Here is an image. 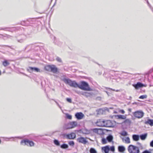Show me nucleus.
Returning <instances> with one entry per match:
<instances>
[{"mask_svg":"<svg viewBox=\"0 0 153 153\" xmlns=\"http://www.w3.org/2000/svg\"><path fill=\"white\" fill-rule=\"evenodd\" d=\"M77 87L84 91H91L92 90L88 83L84 81H82L79 84H78Z\"/></svg>","mask_w":153,"mask_h":153,"instance_id":"1","label":"nucleus"},{"mask_svg":"<svg viewBox=\"0 0 153 153\" xmlns=\"http://www.w3.org/2000/svg\"><path fill=\"white\" fill-rule=\"evenodd\" d=\"M63 81L66 84H68L71 87L76 88L77 87L78 83L75 81H72L70 79L65 78L62 79Z\"/></svg>","mask_w":153,"mask_h":153,"instance_id":"2","label":"nucleus"},{"mask_svg":"<svg viewBox=\"0 0 153 153\" xmlns=\"http://www.w3.org/2000/svg\"><path fill=\"white\" fill-rule=\"evenodd\" d=\"M45 69L48 71H51L53 73H56L58 71V69L53 65H49L45 66Z\"/></svg>","mask_w":153,"mask_h":153,"instance_id":"3","label":"nucleus"},{"mask_svg":"<svg viewBox=\"0 0 153 153\" xmlns=\"http://www.w3.org/2000/svg\"><path fill=\"white\" fill-rule=\"evenodd\" d=\"M128 149L129 153H140V152L139 148L132 145L129 146Z\"/></svg>","mask_w":153,"mask_h":153,"instance_id":"4","label":"nucleus"},{"mask_svg":"<svg viewBox=\"0 0 153 153\" xmlns=\"http://www.w3.org/2000/svg\"><path fill=\"white\" fill-rule=\"evenodd\" d=\"M20 144L22 145H27L30 146H33L34 145V143L33 141L29 140L27 139L22 140Z\"/></svg>","mask_w":153,"mask_h":153,"instance_id":"5","label":"nucleus"},{"mask_svg":"<svg viewBox=\"0 0 153 153\" xmlns=\"http://www.w3.org/2000/svg\"><path fill=\"white\" fill-rule=\"evenodd\" d=\"M144 113L142 111H137L133 113L134 116L138 118H140L142 117L144 115Z\"/></svg>","mask_w":153,"mask_h":153,"instance_id":"6","label":"nucleus"},{"mask_svg":"<svg viewBox=\"0 0 153 153\" xmlns=\"http://www.w3.org/2000/svg\"><path fill=\"white\" fill-rule=\"evenodd\" d=\"M64 136L68 139H74L76 137V135L74 133L72 132L70 134H65Z\"/></svg>","mask_w":153,"mask_h":153,"instance_id":"7","label":"nucleus"},{"mask_svg":"<svg viewBox=\"0 0 153 153\" xmlns=\"http://www.w3.org/2000/svg\"><path fill=\"white\" fill-rule=\"evenodd\" d=\"M77 141L79 143H82L84 144H85L88 142V141L86 140V138L82 137H80L77 138Z\"/></svg>","mask_w":153,"mask_h":153,"instance_id":"8","label":"nucleus"},{"mask_svg":"<svg viewBox=\"0 0 153 153\" xmlns=\"http://www.w3.org/2000/svg\"><path fill=\"white\" fill-rule=\"evenodd\" d=\"M27 71L30 73H32L33 71L36 72H40V70L36 67H29L27 69Z\"/></svg>","mask_w":153,"mask_h":153,"instance_id":"9","label":"nucleus"},{"mask_svg":"<svg viewBox=\"0 0 153 153\" xmlns=\"http://www.w3.org/2000/svg\"><path fill=\"white\" fill-rule=\"evenodd\" d=\"M75 116V117L79 120L82 119L85 116L81 112L76 113Z\"/></svg>","mask_w":153,"mask_h":153,"instance_id":"10","label":"nucleus"},{"mask_svg":"<svg viewBox=\"0 0 153 153\" xmlns=\"http://www.w3.org/2000/svg\"><path fill=\"white\" fill-rule=\"evenodd\" d=\"M112 126V123L110 120H104V127H111Z\"/></svg>","mask_w":153,"mask_h":153,"instance_id":"11","label":"nucleus"},{"mask_svg":"<svg viewBox=\"0 0 153 153\" xmlns=\"http://www.w3.org/2000/svg\"><path fill=\"white\" fill-rule=\"evenodd\" d=\"M133 86L136 89H137L139 88H141L145 86V85L140 82H138L136 84L133 85Z\"/></svg>","mask_w":153,"mask_h":153,"instance_id":"12","label":"nucleus"},{"mask_svg":"<svg viewBox=\"0 0 153 153\" xmlns=\"http://www.w3.org/2000/svg\"><path fill=\"white\" fill-rule=\"evenodd\" d=\"M96 124L98 126L104 127V120L102 119H99L97 121Z\"/></svg>","mask_w":153,"mask_h":153,"instance_id":"13","label":"nucleus"},{"mask_svg":"<svg viewBox=\"0 0 153 153\" xmlns=\"http://www.w3.org/2000/svg\"><path fill=\"white\" fill-rule=\"evenodd\" d=\"M68 125L71 126L69 128H74L77 125V123L76 121H73L70 122L68 124Z\"/></svg>","mask_w":153,"mask_h":153,"instance_id":"14","label":"nucleus"},{"mask_svg":"<svg viewBox=\"0 0 153 153\" xmlns=\"http://www.w3.org/2000/svg\"><path fill=\"white\" fill-rule=\"evenodd\" d=\"M145 123L146 124H149L151 126H153V120L149 119L147 121H146Z\"/></svg>","mask_w":153,"mask_h":153,"instance_id":"15","label":"nucleus"},{"mask_svg":"<svg viewBox=\"0 0 153 153\" xmlns=\"http://www.w3.org/2000/svg\"><path fill=\"white\" fill-rule=\"evenodd\" d=\"M102 149L104 150L105 153H108L110 150V149L108 146H106L105 147H102Z\"/></svg>","mask_w":153,"mask_h":153,"instance_id":"16","label":"nucleus"},{"mask_svg":"<svg viewBox=\"0 0 153 153\" xmlns=\"http://www.w3.org/2000/svg\"><path fill=\"white\" fill-rule=\"evenodd\" d=\"M132 137L133 140L135 141H137L139 139V136L138 135L134 134Z\"/></svg>","mask_w":153,"mask_h":153,"instance_id":"17","label":"nucleus"},{"mask_svg":"<svg viewBox=\"0 0 153 153\" xmlns=\"http://www.w3.org/2000/svg\"><path fill=\"white\" fill-rule=\"evenodd\" d=\"M119 152H123L125 150V148L123 146H119L118 147Z\"/></svg>","mask_w":153,"mask_h":153,"instance_id":"18","label":"nucleus"},{"mask_svg":"<svg viewBox=\"0 0 153 153\" xmlns=\"http://www.w3.org/2000/svg\"><path fill=\"white\" fill-rule=\"evenodd\" d=\"M113 139V136L110 134L108 135L106 137V140L109 142H111Z\"/></svg>","mask_w":153,"mask_h":153,"instance_id":"19","label":"nucleus"},{"mask_svg":"<svg viewBox=\"0 0 153 153\" xmlns=\"http://www.w3.org/2000/svg\"><path fill=\"white\" fill-rule=\"evenodd\" d=\"M147 133H145L144 134L140 135L139 137L140 139L142 140H144L147 137Z\"/></svg>","mask_w":153,"mask_h":153,"instance_id":"20","label":"nucleus"},{"mask_svg":"<svg viewBox=\"0 0 153 153\" xmlns=\"http://www.w3.org/2000/svg\"><path fill=\"white\" fill-rule=\"evenodd\" d=\"M94 94L92 92H86L85 95V97H91Z\"/></svg>","mask_w":153,"mask_h":153,"instance_id":"21","label":"nucleus"},{"mask_svg":"<svg viewBox=\"0 0 153 153\" xmlns=\"http://www.w3.org/2000/svg\"><path fill=\"white\" fill-rule=\"evenodd\" d=\"M124 123L127 125H130L131 124V122L130 120L127 119L125 120Z\"/></svg>","mask_w":153,"mask_h":153,"instance_id":"22","label":"nucleus"},{"mask_svg":"<svg viewBox=\"0 0 153 153\" xmlns=\"http://www.w3.org/2000/svg\"><path fill=\"white\" fill-rule=\"evenodd\" d=\"M68 145L65 143H63L60 146V147L62 149H66L68 148Z\"/></svg>","mask_w":153,"mask_h":153,"instance_id":"23","label":"nucleus"},{"mask_svg":"<svg viewBox=\"0 0 153 153\" xmlns=\"http://www.w3.org/2000/svg\"><path fill=\"white\" fill-rule=\"evenodd\" d=\"M82 133L84 134H88L90 133V131L89 130L85 129L82 130Z\"/></svg>","mask_w":153,"mask_h":153,"instance_id":"24","label":"nucleus"},{"mask_svg":"<svg viewBox=\"0 0 153 153\" xmlns=\"http://www.w3.org/2000/svg\"><path fill=\"white\" fill-rule=\"evenodd\" d=\"M53 143L57 146H60V142L58 140H53Z\"/></svg>","mask_w":153,"mask_h":153,"instance_id":"25","label":"nucleus"},{"mask_svg":"<svg viewBox=\"0 0 153 153\" xmlns=\"http://www.w3.org/2000/svg\"><path fill=\"white\" fill-rule=\"evenodd\" d=\"M2 64L4 67H6L9 65L10 63L7 60H5L3 62Z\"/></svg>","mask_w":153,"mask_h":153,"instance_id":"26","label":"nucleus"},{"mask_svg":"<svg viewBox=\"0 0 153 153\" xmlns=\"http://www.w3.org/2000/svg\"><path fill=\"white\" fill-rule=\"evenodd\" d=\"M90 153H97V151L94 148H91L89 150Z\"/></svg>","mask_w":153,"mask_h":153,"instance_id":"27","label":"nucleus"},{"mask_svg":"<svg viewBox=\"0 0 153 153\" xmlns=\"http://www.w3.org/2000/svg\"><path fill=\"white\" fill-rule=\"evenodd\" d=\"M66 118L68 119L71 120L72 119V116L67 113L65 114Z\"/></svg>","mask_w":153,"mask_h":153,"instance_id":"28","label":"nucleus"},{"mask_svg":"<svg viewBox=\"0 0 153 153\" xmlns=\"http://www.w3.org/2000/svg\"><path fill=\"white\" fill-rule=\"evenodd\" d=\"M117 116L118 117V118L120 119H124L126 118V117L124 115H118Z\"/></svg>","mask_w":153,"mask_h":153,"instance_id":"29","label":"nucleus"},{"mask_svg":"<svg viewBox=\"0 0 153 153\" xmlns=\"http://www.w3.org/2000/svg\"><path fill=\"white\" fill-rule=\"evenodd\" d=\"M147 95H143L140 96L139 98L141 99H144L147 98Z\"/></svg>","mask_w":153,"mask_h":153,"instance_id":"30","label":"nucleus"},{"mask_svg":"<svg viewBox=\"0 0 153 153\" xmlns=\"http://www.w3.org/2000/svg\"><path fill=\"white\" fill-rule=\"evenodd\" d=\"M107 140L104 138H102V143L103 144H105L107 143Z\"/></svg>","mask_w":153,"mask_h":153,"instance_id":"31","label":"nucleus"},{"mask_svg":"<svg viewBox=\"0 0 153 153\" xmlns=\"http://www.w3.org/2000/svg\"><path fill=\"white\" fill-rule=\"evenodd\" d=\"M125 143H130V139L129 137H127L125 140Z\"/></svg>","mask_w":153,"mask_h":153,"instance_id":"32","label":"nucleus"},{"mask_svg":"<svg viewBox=\"0 0 153 153\" xmlns=\"http://www.w3.org/2000/svg\"><path fill=\"white\" fill-rule=\"evenodd\" d=\"M121 135L123 136H126L128 134L127 133L126 131H123L121 134Z\"/></svg>","mask_w":153,"mask_h":153,"instance_id":"33","label":"nucleus"},{"mask_svg":"<svg viewBox=\"0 0 153 153\" xmlns=\"http://www.w3.org/2000/svg\"><path fill=\"white\" fill-rule=\"evenodd\" d=\"M69 144L71 146H74V141H70L68 142Z\"/></svg>","mask_w":153,"mask_h":153,"instance_id":"34","label":"nucleus"},{"mask_svg":"<svg viewBox=\"0 0 153 153\" xmlns=\"http://www.w3.org/2000/svg\"><path fill=\"white\" fill-rule=\"evenodd\" d=\"M105 88H106V89H109V90H112L113 91H116L117 92H118V91H119V90H115L114 89H112V88H107V87H106Z\"/></svg>","mask_w":153,"mask_h":153,"instance_id":"35","label":"nucleus"},{"mask_svg":"<svg viewBox=\"0 0 153 153\" xmlns=\"http://www.w3.org/2000/svg\"><path fill=\"white\" fill-rule=\"evenodd\" d=\"M110 150L113 152H114L115 150L114 147V146H111L110 148Z\"/></svg>","mask_w":153,"mask_h":153,"instance_id":"36","label":"nucleus"},{"mask_svg":"<svg viewBox=\"0 0 153 153\" xmlns=\"http://www.w3.org/2000/svg\"><path fill=\"white\" fill-rule=\"evenodd\" d=\"M151 152L147 150L143 151L142 153H151Z\"/></svg>","mask_w":153,"mask_h":153,"instance_id":"37","label":"nucleus"},{"mask_svg":"<svg viewBox=\"0 0 153 153\" xmlns=\"http://www.w3.org/2000/svg\"><path fill=\"white\" fill-rule=\"evenodd\" d=\"M56 60L58 62H61V58L59 57L56 58Z\"/></svg>","mask_w":153,"mask_h":153,"instance_id":"38","label":"nucleus"},{"mask_svg":"<svg viewBox=\"0 0 153 153\" xmlns=\"http://www.w3.org/2000/svg\"><path fill=\"white\" fill-rule=\"evenodd\" d=\"M98 131V130L97 128H94L93 129V131L95 133H97Z\"/></svg>","mask_w":153,"mask_h":153,"instance_id":"39","label":"nucleus"},{"mask_svg":"<svg viewBox=\"0 0 153 153\" xmlns=\"http://www.w3.org/2000/svg\"><path fill=\"white\" fill-rule=\"evenodd\" d=\"M147 2L148 3V6H149V7H150V8L151 9L152 11V12H153V8L152 7H151V6H150V4L149 3L148 1V0H147Z\"/></svg>","mask_w":153,"mask_h":153,"instance_id":"40","label":"nucleus"},{"mask_svg":"<svg viewBox=\"0 0 153 153\" xmlns=\"http://www.w3.org/2000/svg\"><path fill=\"white\" fill-rule=\"evenodd\" d=\"M66 100L67 101L70 102V103H71L72 102V101H71V99L70 98H66Z\"/></svg>","mask_w":153,"mask_h":153,"instance_id":"41","label":"nucleus"},{"mask_svg":"<svg viewBox=\"0 0 153 153\" xmlns=\"http://www.w3.org/2000/svg\"><path fill=\"white\" fill-rule=\"evenodd\" d=\"M85 93L86 92H80V94H82V95L84 96H85Z\"/></svg>","mask_w":153,"mask_h":153,"instance_id":"42","label":"nucleus"},{"mask_svg":"<svg viewBox=\"0 0 153 153\" xmlns=\"http://www.w3.org/2000/svg\"><path fill=\"white\" fill-rule=\"evenodd\" d=\"M150 145L151 147H153V140L150 143Z\"/></svg>","mask_w":153,"mask_h":153,"instance_id":"43","label":"nucleus"},{"mask_svg":"<svg viewBox=\"0 0 153 153\" xmlns=\"http://www.w3.org/2000/svg\"><path fill=\"white\" fill-rule=\"evenodd\" d=\"M120 112L123 114H124L125 113V111L123 110H121Z\"/></svg>","mask_w":153,"mask_h":153,"instance_id":"44","label":"nucleus"},{"mask_svg":"<svg viewBox=\"0 0 153 153\" xmlns=\"http://www.w3.org/2000/svg\"><path fill=\"white\" fill-rule=\"evenodd\" d=\"M137 144L140 146L141 147H142V146L141 144L140 143H138Z\"/></svg>","mask_w":153,"mask_h":153,"instance_id":"45","label":"nucleus"},{"mask_svg":"<svg viewBox=\"0 0 153 153\" xmlns=\"http://www.w3.org/2000/svg\"><path fill=\"white\" fill-rule=\"evenodd\" d=\"M18 41L20 42H23V40L22 39H21L19 40H18Z\"/></svg>","mask_w":153,"mask_h":153,"instance_id":"46","label":"nucleus"},{"mask_svg":"<svg viewBox=\"0 0 153 153\" xmlns=\"http://www.w3.org/2000/svg\"><path fill=\"white\" fill-rule=\"evenodd\" d=\"M128 110L130 112H131V108H128Z\"/></svg>","mask_w":153,"mask_h":153,"instance_id":"47","label":"nucleus"},{"mask_svg":"<svg viewBox=\"0 0 153 153\" xmlns=\"http://www.w3.org/2000/svg\"><path fill=\"white\" fill-rule=\"evenodd\" d=\"M106 92L108 94V92H107V91H106Z\"/></svg>","mask_w":153,"mask_h":153,"instance_id":"48","label":"nucleus"},{"mask_svg":"<svg viewBox=\"0 0 153 153\" xmlns=\"http://www.w3.org/2000/svg\"><path fill=\"white\" fill-rule=\"evenodd\" d=\"M130 99H131V97H130Z\"/></svg>","mask_w":153,"mask_h":153,"instance_id":"49","label":"nucleus"},{"mask_svg":"<svg viewBox=\"0 0 153 153\" xmlns=\"http://www.w3.org/2000/svg\"><path fill=\"white\" fill-rule=\"evenodd\" d=\"M1 140L0 139V143H1Z\"/></svg>","mask_w":153,"mask_h":153,"instance_id":"50","label":"nucleus"},{"mask_svg":"<svg viewBox=\"0 0 153 153\" xmlns=\"http://www.w3.org/2000/svg\"><path fill=\"white\" fill-rule=\"evenodd\" d=\"M58 106H59V108H61V107L59 106V105H58Z\"/></svg>","mask_w":153,"mask_h":153,"instance_id":"51","label":"nucleus"},{"mask_svg":"<svg viewBox=\"0 0 153 153\" xmlns=\"http://www.w3.org/2000/svg\"><path fill=\"white\" fill-rule=\"evenodd\" d=\"M135 103H135H135H133V104H135Z\"/></svg>","mask_w":153,"mask_h":153,"instance_id":"52","label":"nucleus"},{"mask_svg":"<svg viewBox=\"0 0 153 153\" xmlns=\"http://www.w3.org/2000/svg\"><path fill=\"white\" fill-rule=\"evenodd\" d=\"M56 102V103H57V102H56V101H55Z\"/></svg>","mask_w":153,"mask_h":153,"instance_id":"53","label":"nucleus"},{"mask_svg":"<svg viewBox=\"0 0 153 153\" xmlns=\"http://www.w3.org/2000/svg\"><path fill=\"white\" fill-rule=\"evenodd\" d=\"M1 74V72L0 71V74Z\"/></svg>","mask_w":153,"mask_h":153,"instance_id":"54","label":"nucleus"}]
</instances>
